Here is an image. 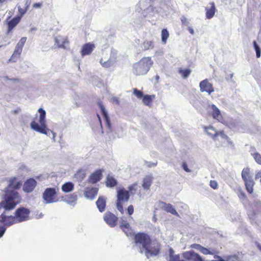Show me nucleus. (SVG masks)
I'll return each instance as SVG.
<instances>
[{
	"instance_id": "obj_1",
	"label": "nucleus",
	"mask_w": 261,
	"mask_h": 261,
	"mask_svg": "<svg viewBox=\"0 0 261 261\" xmlns=\"http://www.w3.org/2000/svg\"><path fill=\"white\" fill-rule=\"evenodd\" d=\"M13 198H11L9 195H7L6 199L0 202V221L4 226L0 227V238H2L6 230V226H10L14 223H17L14 216L9 215V211L14 209L17 204L16 199L18 196L13 194Z\"/></svg>"
},
{
	"instance_id": "obj_2",
	"label": "nucleus",
	"mask_w": 261,
	"mask_h": 261,
	"mask_svg": "<svg viewBox=\"0 0 261 261\" xmlns=\"http://www.w3.org/2000/svg\"><path fill=\"white\" fill-rule=\"evenodd\" d=\"M136 249L141 253H144L147 258L156 256L160 252L158 243L151 242L149 237L144 233H138L135 236Z\"/></svg>"
},
{
	"instance_id": "obj_3",
	"label": "nucleus",
	"mask_w": 261,
	"mask_h": 261,
	"mask_svg": "<svg viewBox=\"0 0 261 261\" xmlns=\"http://www.w3.org/2000/svg\"><path fill=\"white\" fill-rule=\"evenodd\" d=\"M38 112L40 114L39 119L40 125L35 121H33L30 124L31 128L36 132L42 134H45L48 136H50V135L52 134L53 137V138L54 139L56 137V134L47 127L45 120V111L42 108H39Z\"/></svg>"
},
{
	"instance_id": "obj_4",
	"label": "nucleus",
	"mask_w": 261,
	"mask_h": 261,
	"mask_svg": "<svg viewBox=\"0 0 261 261\" xmlns=\"http://www.w3.org/2000/svg\"><path fill=\"white\" fill-rule=\"evenodd\" d=\"M153 64V61L151 57H143L133 66V72L136 75H143L146 74L149 70Z\"/></svg>"
},
{
	"instance_id": "obj_5",
	"label": "nucleus",
	"mask_w": 261,
	"mask_h": 261,
	"mask_svg": "<svg viewBox=\"0 0 261 261\" xmlns=\"http://www.w3.org/2000/svg\"><path fill=\"white\" fill-rule=\"evenodd\" d=\"M21 183L20 181H16L15 178L10 179L8 186L3 191V196L4 199H6V197L7 194L9 195L11 198H12L13 197V194H16L18 196V198L16 199L17 203L18 204L20 202V198L16 190L19 189L21 187Z\"/></svg>"
},
{
	"instance_id": "obj_6",
	"label": "nucleus",
	"mask_w": 261,
	"mask_h": 261,
	"mask_svg": "<svg viewBox=\"0 0 261 261\" xmlns=\"http://www.w3.org/2000/svg\"><path fill=\"white\" fill-rule=\"evenodd\" d=\"M58 187L47 188L42 193V198L44 204L56 203L59 201L57 194L59 192Z\"/></svg>"
},
{
	"instance_id": "obj_7",
	"label": "nucleus",
	"mask_w": 261,
	"mask_h": 261,
	"mask_svg": "<svg viewBox=\"0 0 261 261\" xmlns=\"http://www.w3.org/2000/svg\"><path fill=\"white\" fill-rule=\"evenodd\" d=\"M241 176L246 187V190L249 193H252L253 191V186L255 184L252 176L250 175V169L249 167L245 168L243 169Z\"/></svg>"
},
{
	"instance_id": "obj_8",
	"label": "nucleus",
	"mask_w": 261,
	"mask_h": 261,
	"mask_svg": "<svg viewBox=\"0 0 261 261\" xmlns=\"http://www.w3.org/2000/svg\"><path fill=\"white\" fill-rule=\"evenodd\" d=\"M30 214V210L27 208L23 207L18 208L15 212L14 216L17 223L28 220Z\"/></svg>"
},
{
	"instance_id": "obj_9",
	"label": "nucleus",
	"mask_w": 261,
	"mask_h": 261,
	"mask_svg": "<svg viewBox=\"0 0 261 261\" xmlns=\"http://www.w3.org/2000/svg\"><path fill=\"white\" fill-rule=\"evenodd\" d=\"M182 256L188 261H207L203 259L198 253L193 250L184 252Z\"/></svg>"
},
{
	"instance_id": "obj_10",
	"label": "nucleus",
	"mask_w": 261,
	"mask_h": 261,
	"mask_svg": "<svg viewBox=\"0 0 261 261\" xmlns=\"http://www.w3.org/2000/svg\"><path fill=\"white\" fill-rule=\"evenodd\" d=\"M199 87L200 90L202 92H207L208 95H211V93L214 91L212 84L208 82L207 79H205L200 82L199 84Z\"/></svg>"
},
{
	"instance_id": "obj_11",
	"label": "nucleus",
	"mask_w": 261,
	"mask_h": 261,
	"mask_svg": "<svg viewBox=\"0 0 261 261\" xmlns=\"http://www.w3.org/2000/svg\"><path fill=\"white\" fill-rule=\"evenodd\" d=\"M103 219L107 224L112 227L116 225L117 218L111 212H106L104 214Z\"/></svg>"
},
{
	"instance_id": "obj_12",
	"label": "nucleus",
	"mask_w": 261,
	"mask_h": 261,
	"mask_svg": "<svg viewBox=\"0 0 261 261\" xmlns=\"http://www.w3.org/2000/svg\"><path fill=\"white\" fill-rule=\"evenodd\" d=\"M208 110L212 112L213 117L219 122L222 120V115L219 109L214 105H210Z\"/></svg>"
},
{
	"instance_id": "obj_13",
	"label": "nucleus",
	"mask_w": 261,
	"mask_h": 261,
	"mask_svg": "<svg viewBox=\"0 0 261 261\" xmlns=\"http://www.w3.org/2000/svg\"><path fill=\"white\" fill-rule=\"evenodd\" d=\"M37 182L33 178L28 179L24 184L23 190L26 193H30L33 191L36 186Z\"/></svg>"
},
{
	"instance_id": "obj_14",
	"label": "nucleus",
	"mask_w": 261,
	"mask_h": 261,
	"mask_svg": "<svg viewBox=\"0 0 261 261\" xmlns=\"http://www.w3.org/2000/svg\"><path fill=\"white\" fill-rule=\"evenodd\" d=\"M117 197L118 201H127L129 198V194L128 191L122 189L117 191Z\"/></svg>"
},
{
	"instance_id": "obj_15",
	"label": "nucleus",
	"mask_w": 261,
	"mask_h": 261,
	"mask_svg": "<svg viewBox=\"0 0 261 261\" xmlns=\"http://www.w3.org/2000/svg\"><path fill=\"white\" fill-rule=\"evenodd\" d=\"M102 170L98 169L90 176L88 181L91 184H95L99 181L102 177Z\"/></svg>"
},
{
	"instance_id": "obj_16",
	"label": "nucleus",
	"mask_w": 261,
	"mask_h": 261,
	"mask_svg": "<svg viewBox=\"0 0 261 261\" xmlns=\"http://www.w3.org/2000/svg\"><path fill=\"white\" fill-rule=\"evenodd\" d=\"M98 189L97 188H88L84 191L85 197L88 199H93L97 194Z\"/></svg>"
},
{
	"instance_id": "obj_17",
	"label": "nucleus",
	"mask_w": 261,
	"mask_h": 261,
	"mask_svg": "<svg viewBox=\"0 0 261 261\" xmlns=\"http://www.w3.org/2000/svg\"><path fill=\"white\" fill-rule=\"evenodd\" d=\"M94 48L95 45L94 44L91 43H86L82 46L81 51L82 56L83 57L90 55L92 53Z\"/></svg>"
},
{
	"instance_id": "obj_18",
	"label": "nucleus",
	"mask_w": 261,
	"mask_h": 261,
	"mask_svg": "<svg viewBox=\"0 0 261 261\" xmlns=\"http://www.w3.org/2000/svg\"><path fill=\"white\" fill-rule=\"evenodd\" d=\"M99 107L100 108L101 114H102L103 119L106 123L107 127L109 129L110 132H112V130L111 129V123H110V119H109L107 112L105 107L101 103H99Z\"/></svg>"
},
{
	"instance_id": "obj_19",
	"label": "nucleus",
	"mask_w": 261,
	"mask_h": 261,
	"mask_svg": "<svg viewBox=\"0 0 261 261\" xmlns=\"http://www.w3.org/2000/svg\"><path fill=\"white\" fill-rule=\"evenodd\" d=\"M144 17H153L158 14V11L156 8L151 6L142 11Z\"/></svg>"
},
{
	"instance_id": "obj_20",
	"label": "nucleus",
	"mask_w": 261,
	"mask_h": 261,
	"mask_svg": "<svg viewBox=\"0 0 261 261\" xmlns=\"http://www.w3.org/2000/svg\"><path fill=\"white\" fill-rule=\"evenodd\" d=\"M210 7L207 6L205 8L206 17L207 19H211L215 15L216 12V7L214 2L210 3Z\"/></svg>"
},
{
	"instance_id": "obj_21",
	"label": "nucleus",
	"mask_w": 261,
	"mask_h": 261,
	"mask_svg": "<svg viewBox=\"0 0 261 261\" xmlns=\"http://www.w3.org/2000/svg\"><path fill=\"white\" fill-rule=\"evenodd\" d=\"M55 41L59 47L63 48H67L66 45L68 44V42L66 38L60 36H58L55 38Z\"/></svg>"
},
{
	"instance_id": "obj_22",
	"label": "nucleus",
	"mask_w": 261,
	"mask_h": 261,
	"mask_svg": "<svg viewBox=\"0 0 261 261\" xmlns=\"http://www.w3.org/2000/svg\"><path fill=\"white\" fill-rule=\"evenodd\" d=\"M162 208L168 213H169L173 215L179 216L178 214L175 209L173 207V205L170 203H166L164 202L162 203Z\"/></svg>"
},
{
	"instance_id": "obj_23",
	"label": "nucleus",
	"mask_w": 261,
	"mask_h": 261,
	"mask_svg": "<svg viewBox=\"0 0 261 261\" xmlns=\"http://www.w3.org/2000/svg\"><path fill=\"white\" fill-rule=\"evenodd\" d=\"M97 207L100 212L105 210L106 206V198L103 196H100L96 202Z\"/></svg>"
},
{
	"instance_id": "obj_24",
	"label": "nucleus",
	"mask_w": 261,
	"mask_h": 261,
	"mask_svg": "<svg viewBox=\"0 0 261 261\" xmlns=\"http://www.w3.org/2000/svg\"><path fill=\"white\" fill-rule=\"evenodd\" d=\"M155 0H140L138 5L141 10L144 11L153 5Z\"/></svg>"
},
{
	"instance_id": "obj_25",
	"label": "nucleus",
	"mask_w": 261,
	"mask_h": 261,
	"mask_svg": "<svg viewBox=\"0 0 261 261\" xmlns=\"http://www.w3.org/2000/svg\"><path fill=\"white\" fill-rule=\"evenodd\" d=\"M20 17H14L7 23L8 26V33L11 32L20 21Z\"/></svg>"
},
{
	"instance_id": "obj_26",
	"label": "nucleus",
	"mask_w": 261,
	"mask_h": 261,
	"mask_svg": "<svg viewBox=\"0 0 261 261\" xmlns=\"http://www.w3.org/2000/svg\"><path fill=\"white\" fill-rule=\"evenodd\" d=\"M205 130L210 137H211L214 141H217V134L218 131H217L214 127L212 126L205 127Z\"/></svg>"
},
{
	"instance_id": "obj_27",
	"label": "nucleus",
	"mask_w": 261,
	"mask_h": 261,
	"mask_svg": "<svg viewBox=\"0 0 261 261\" xmlns=\"http://www.w3.org/2000/svg\"><path fill=\"white\" fill-rule=\"evenodd\" d=\"M152 183V178L150 176H146L143 180L142 187L144 190H148L149 189Z\"/></svg>"
},
{
	"instance_id": "obj_28",
	"label": "nucleus",
	"mask_w": 261,
	"mask_h": 261,
	"mask_svg": "<svg viewBox=\"0 0 261 261\" xmlns=\"http://www.w3.org/2000/svg\"><path fill=\"white\" fill-rule=\"evenodd\" d=\"M74 188V184L70 182H66L62 186L61 189L65 193L71 192Z\"/></svg>"
},
{
	"instance_id": "obj_29",
	"label": "nucleus",
	"mask_w": 261,
	"mask_h": 261,
	"mask_svg": "<svg viewBox=\"0 0 261 261\" xmlns=\"http://www.w3.org/2000/svg\"><path fill=\"white\" fill-rule=\"evenodd\" d=\"M27 40V37H22L19 42L16 44V46L15 48V50L16 51V52L20 53H21L22 50V48L24 46V44Z\"/></svg>"
},
{
	"instance_id": "obj_30",
	"label": "nucleus",
	"mask_w": 261,
	"mask_h": 261,
	"mask_svg": "<svg viewBox=\"0 0 261 261\" xmlns=\"http://www.w3.org/2000/svg\"><path fill=\"white\" fill-rule=\"evenodd\" d=\"M169 261H179L180 256L179 254H175L174 251L172 248H170L169 250Z\"/></svg>"
},
{
	"instance_id": "obj_31",
	"label": "nucleus",
	"mask_w": 261,
	"mask_h": 261,
	"mask_svg": "<svg viewBox=\"0 0 261 261\" xmlns=\"http://www.w3.org/2000/svg\"><path fill=\"white\" fill-rule=\"evenodd\" d=\"M178 71L184 79H187L191 73V70L189 68L182 69L180 68Z\"/></svg>"
},
{
	"instance_id": "obj_32",
	"label": "nucleus",
	"mask_w": 261,
	"mask_h": 261,
	"mask_svg": "<svg viewBox=\"0 0 261 261\" xmlns=\"http://www.w3.org/2000/svg\"><path fill=\"white\" fill-rule=\"evenodd\" d=\"M228 137L224 133L222 130L218 131L217 134V141H221L222 143L225 142L228 139Z\"/></svg>"
},
{
	"instance_id": "obj_33",
	"label": "nucleus",
	"mask_w": 261,
	"mask_h": 261,
	"mask_svg": "<svg viewBox=\"0 0 261 261\" xmlns=\"http://www.w3.org/2000/svg\"><path fill=\"white\" fill-rule=\"evenodd\" d=\"M106 184L108 187H113L116 185L117 181L113 176L108 175L107 177Z\"/></svg>"
},
{
	"instance_id": "obj_34",
	"label": "nucleus",
	"mask_w": 261,
	"mask_h": 261,
	"mask_svg": "<svg viewBox=\"0 0 261 261\" xmlns=\"http://www.w3.org/2000/svg\"><path fill=\"white\" fill-rule=\"evenodd\" d=\"M155 97L154 95H145L143 98V102L146 106H149L152 102V99Z\"/></svg>"
},
{
	"instance_id": "obj_35",
	"label": "nucleus",
	"mask_w": 261,
	"mask_h": 261,
	"mask_svg": "<svg viewBox=\"0 0 261 261\" xmlns=\"http://www.w3.org/2000/svg\"><path fill=\"white\" fill-rule=\"evenodd\" d=\"M154 47L153 42L151 41H145L142 44V47L144 50L152 49Z\"/></svg>"
},
{
	"instance_id": "obj_36",
	"label": "nucleus",
	"mask_w": 261,
	"mask_h": 261,
	"mask_svg": "<svg viewBox=\"0 0 261 261\" xmlns=\"http://www.w3.org/2000/svg\"><path fill=\"white\" fill-rule=\"evenodd\" d=\"M132 219L131 217H129L128 218H126L125 217H122L121 218L120 222V226L121 228L124 226H125V228H126L127 226H129V224L128 223V220H130Z\"/></svg>"
},
{
	"instance_id": "obj_37",
	"label": "nucleus",
	"mask_w": 261,
	"mask_h": 261,
	"mask_svg": "<svg viewBox=\"0 0 261 261\" xmlns=\"http://www.w3.org/2000/svg\"><path fill=\"white\" fill-rule=\"evenodd\" d=\"M169 36V33L168 32L167 30L166 29H164L162 31L161 33V37H162V41L164 44H166L167 42V40Z\"/></svg>"
},
{
	"instance_id": "obj_38",
	"label": "nucleus",
	"mask_w": 261,
	"mask_h": 261,
	"mask_svg": "<svg viewBox=\"0 0 261 261\" xmlns=\"http://www.w3.org/2000/svg\"><path fill=\"white\" fill-rule=\"evenodd\" d=\"M255 162L259 165H261V154L257 152H251Z\"/></svg>"
},
{
	"instance_id": "obj_39",
	"label": "nucleus",
	"mask_w": 261,
	"mask_h": 261,
	"mask_svg": "<svg viewBox=\"0 0 261 261\" xmlns=\"http://www.w3.org/2000/svg\"><path fill=\"white\" fill-rule=\"evenodd\" d=\"M20 53L16 52V51L14 50L13 55L9 60V62L12 61L13 62H16L17 60L20 58Z\"/></svg>"
},
{
	"instance_id": "obj_40",
	"label": "nucleus",
	"mask_w": 261,
	"mask_h": 261,
	"mask_svg": "<svg viewBox=\"0 0 261 261\" xmlns=\"http://www.w3.org/2000/svg\"><path fill=\"white\" fill-rule=\"evenodd\" d=\"M253 46L256 52V56L257 58L260 57L261 56V49L259 46L257 45L256 41H253Z\"/></svg>"
},
{
	"instance_id": "obj_41",
	"label": "nucleus",
	"mask_w": 261,
	"mask_h": 261,
	"mask_svg": "<svg viewBox=\"0 0 261 261\" xmlns=\"http://www.w3.org/2000/svg\"><path fill=\"white\" fill-rule=\"evenodd\" d=\"M18 10L19 12V14L16 16V17H20V19L22 17V16L25 14L27 11H28L25 8H22L20 6L17 5Z\"/></svg>"
},
{
	"instance_id": "obj_42",
	"label": "nucleus",
	"mask_w": 261,
	"mask_h": 261,
	"mask_svg": "<svg viewBox=\"0 0 261 261\" xmlns=\"http://www.w3.org/2000/svg\"><path fill=\"white\" fill-rule=\"evenodd\" d=\"M202 253L205 255L207 254H211L214 255L215 254V251L214 250H210L208 249L205 248L202 246L200 251Z\"/></svg>"
},
{
	"instance_id": "obj_43",
	"label": "nucleus",
	"mask_w": 261,
	"mask_h": 261,
	"mask_svg": "<svg viewBox=\"0 0 261 261\" xmlns=\"http://www.w3.org/2000/svg\"><path fill=\"white\" fill-rule=\"evenodd\" d=\"M100 63L101 65L105 68H109L112 65V62L110 60H107V61L102 62V60L101 59L100 61Z\"/></svg>"
},
{
	"instance_id": "obj_44",
	"label": "nucleus",
	"mask_w": 261,
	"mask_h": 261,
	"mask_svg": "<svg viewBox=\"0 0 261 261\" xmlns=\"http://www.w3.org/2000/svg\"><path fill=\"white\" fill-rule=\"evenodd\" d=\"M125 227L124 226L121 228L123 231L126 234L127 236H129V235L131 236L132 234V230L129 226H127L126 228H125Z\"/></svg>"
},
{
	"instance_id": "obj_45",
	"label": "nucleus",
	"mask_w": 261,
	"mask_h": 261,
	"mask_svg": "<svg viewBox=\"0 0 261 261\" xmlns=\"http://www.w3.org/2000/svg\"><path fill=\"white\" fill-rule=\"evenodd\" d=\"M134 94L138 97L141 98L143 96V93L141 91L138 90L137 89H134Z\"/></svg>"
},
{
	"instance_id": "obj_46",
	"label": "nucleus",
	"mask_w": 261,
	"mask_h": 261,
	"mask_svg": "<svg viewBox=\"0 0 261 261\" xmlns=\"http://www.w3.org/2000/svg\"><path fill=\"white\" fill-rule=\"evenodd\" d=\"M117 208L118 210L121 213L123 214L124 212L123 208L121 202L117 201Z\"/></svg>"
},
{
	"instance_id": "obj_47",
	"label": "nucleus",
	"mask_w": 261,
	"mask_h": 261,
	"mask_svg": "<svg viewBox=\"0 0 261 261\" xmlns=\"http://www.w3.org/2000/svg\"><path fill=\"white\" fill-rule=\"evenodd\" d=\"M210 185V186L214 189H217L218 188V185L217 182L215 180H211Z\"/></svg>"
},
{
	"instance_id": "obj_48",
	"label": "nucleus",
	"mask_w": 261,
	"mask_h": 261,
	"mask_svg": "<svg viewBox=\"0 0 261 261\" xmlns=\"http://www.w3.org/2000/svg\"><path fill=\"white\" fill-rule=\"evenodd\" d=\"M181 21L182 22V23L186 26H188L190 24V22H189L188 19L185 16L181 17Z\"/></svg>"
},
{
	"instance_id": "obj_49",
	"label": "nucleus",
	"mask_w": 261,
	"mask_h": 261,
	"mask_svg": "<svg viewBox=\"0 0 261 261\" xmlns=\"http://www.w3.org/2000/svg\"><path fill=\"white\" fill-rule=\"evenodd\" d=\"M229 261H236L238 259V257L237 255H231L227 256Z\"/></svg>"
},
{
	"instance_id": "obj_50",
	"label": "nucleus",
	"mask_w": 261,
	"mask_h": 261,
	"mask_svg": "<svg viewBox=\"0 0 261 261\" xmlns=\"http://www.w3.org/2000/svg\"><path fill=\"white\" fill-rule=\"evenodd\" d=\"M191 248L197 249V250H199V251H200V250L202 247V246H201L199 244H193L191 245Z\"/></svg>"
},
{
	"instance_id": "obj_51",
	"label": "nucleus",
	"mask_w": 261,
	"mask_h": 261,
	"mask_svg": "<svg viewBox=\"0 0 261 261\" xmlns=\"http://www.w3.org/2000/svg\"><path fill=\"white\" fill-rule=\"evenodd\" d=\"M214 258H220V259H221V261H229V259H228L227 256H225L224 258H222L220 256H219L217 255H215Z\"/></svg>"
},
{
	"instance_id": "obj_52",
	"label": "nucleus",
	"mask_w": 261,
	"mask_h": 261,
	"mask_svg": "<svg viewBox=\"0 0 261 261\" xmlns=\"http://www.w3.org/2000/svg\"><path fill=\"white\" fill-rule=\"evenodd\" d=\"M183 169L187 172H191V170L188 168V165L186 163H184L182 165Z\"/></svg>"
},
{
	"instance_id": "obj_53",
	"label": "nucleus",
	"mask_w": 261,
	"mask_h": 261,
	"mask_svg": "<svg viewBox=\"0 0 261 261\" xmlns=\"http://www.w3.org/2000/svg\"><path fill=\"white\" fill-rule=\"evenodd\" d=\"M259 178L261 179V169L256 171L255 174V179L256 180Z\"/></svg>"
},
{
	"instance_id": "obj_54",
	"label": "nucleus",
	"mask_w": 261,
	"mask_h": 261,
	"mask_svg": "<svg viewBox=\"0 0 261 261\" xmlns=\"http://www.w3.org/2000/svg\"><path fill=\"white\" fill-rule=\"evenodd\" d=\"M127 212L129 215H131L134 213V207L133 205H129L127 208Z\"/></svg>"
},
{
	"instance_id": "obj_55",
	"label": "nucleus",
	"mask_w": 261,
	"mask_h": 261,
	"mask_svg": "<svg viewBox=\"0 0 261 261\" xmlns=\"http://www.w3.org/2000/svg\"><path fill=\"white\" fill-rule=\"evenodd\" d=\"M111 101L112 102H113V103H115V104H119V99L117 97H113L111 99Z\"/></svg>"
},
{
	"instance_id": "obj_56",
	"label": "nucleus",
	"mask_w": 261,
	"mask_h": 261,
	"mask_svg": "<svg viewBox=\"0 0 261 261\" xmlns=\"http://www.w3.org/2000/svg\"><path fill=\"white\" fill-rule=\"evenodd\" d=\"M137 186V184L135 183L129 186L128 189L129 191L136 190V187Z\"/></svg>"
},
{
	"instance_id": "obj_57",
	"label": "nucleus",
	"mask_w": 261,
	"mask_h": 261,
	"mask_svg": "<svg viewBox=\"0 0 261 261\" xmlns=\"http://www.w3.org/2000/svg\"><path fill=\"white\" fill-rule=\"evenodd\" d=\"M31 4V1L30 0H27L25 4H24V8H25L27 10H28L30 5Z\"/></svg>"
},
{
	"instance_id": "obj_58",
	"label": "nucleus",
	"mask_w": 261,
	"mask_h": 261,
	"mask_svg": "<svg viewBox=\"0 0 261 261\" xmlns=\"http://www.w3.org/2000/svg\"><path fill=\"white\" fill-rule=\"evenodd\" d=\"M33 6L35 8H40L42 6V4L40 3H35V4H33Z\"/></svg>"
},
{
	"instance_id": "obj_59",
	"label": "nucleus",
	"mask_w": 261,
	"mask_h": 261,
	"mask_svg": "<svg viewBox=\"0 0 261 261\" xmlns=\"http://www.w3.org/2000/svg\"><path fill=\"white\" fill-rule=\"evenodd\" d=\"M225 141H226L231 147H234V144L233 142L230 140L229 137L228 138V139H227Z\"/></svg>"
},
{
	"instance_id": "obj_60",
	"label": "nucleus",
	"mask_w": 261,
	"mask_h": 261,
	"mask_svg": "<svg viewBox=\"0 0 261 261\" xmlns=\"http://www.w3.org/2000/svg\"><path fill=\"white\" fill-rule=\"evenodd\" d=\"M188 29V31H189V32L192 35H194V30L191 27H189Z\"/></svg>"
},
{
	"instance_id": "obj_61",
	"label": "nucleus",
	"mask_w": 261,
	"mask_h": 261,
	"mask_svg": "<svg viewBox=\"0 0 261 261\" xmlns=\"http://www.w3.org/2000/svg\"><path fill=\"white\" fill-rule=\"evenodd\" d=\"M157 163H148V164L147 165L148 167H151L152 166H155L156 165Z\"/></svg>"
},
{
	"instance_id": "obj_62",
	"label": "nucleus",
	"mask_w": 261,
	"mask_h": 261,
	"mask_svg": "<svg viewBox=\"0 0 261 261\" xmlns=\"http://www.w3.org/2000/svg\"><path fill=\"white\" fill-rule=\"evenodd\" d=\"M233 74L230 73L229 75H228L227 77L226 78L227 80H231L233 77Z\"/></svg>"
},
{
	"instance_id": "obj_63",
	"label": "nucleus",
	"mask_w": 261,
	"mask_h": 261,
	"mask_svg": "<svg viewBox=\"0 0 261 261\" xmlns=\"http://www.w3.org/2000/svg\"><path fill=\"white\" fill-rule=\"evenodd\" d=\"M72 197L73 199V201H76V200H77V195H76L73 194V195H72Z\"/></svg>"
},
{
	"instance_id": "obj_64",
	"label": "nucleus",
	"mask_w": 261,
	"mask_h": 261,
	"mask_svg": "<svg viewBox=\"0 0 261 261\" xmlns=\"http://www.w3.org/2000/svg\"><path fill=\"white\" fill-rule=\"evenodd\" d=\"M257 247L258 248V249L261 251V245L258 244L257 245Z\"/></svg>"
}]
</instances>
